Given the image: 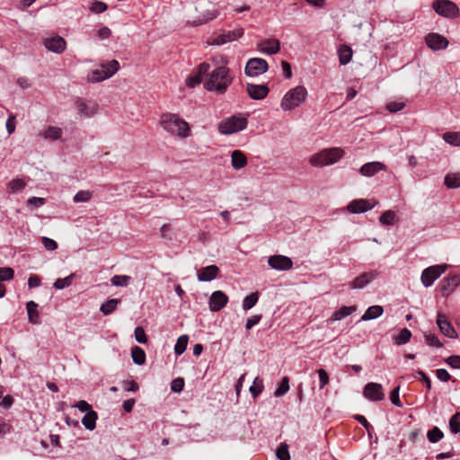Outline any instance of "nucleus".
<instances>
[{
    "label": "nucleus",
    "mask_w": 460,
    "mask_h": 460,
    "mask_svg": "<svg viewBox=\"0 0 460 460\" xmlns=\"http://www.w3.org/2000/svg\"><path fill=\"white\" fill-rule=\"evenodd\" d=\"M264 385L263 380L259 376L255 377L252 385L250 386L249 391L253 398L258 397L263 391Z\"/></svg>",
    "instance_id": "c9c22d12"
},
{
    "label": "nucleus",
    "mask_w": 460,
    "mask_h": 460,
    "mask_svg": "<svg viewBox=\"0 0 460 460\" xmlns=\"http://www.w3.org/2000/svg\"><path fill=\"white\" fill-rule=\"evenodd\" d=\"M436 376L441 382H448L451 379L450 374L445 368H438L436 370Z\"/></svg>",
    "instance_id": "e2e57ef3"
},
{
    "label": "nucleus",
    "mask_w": 460,
    "mask_h": 460,
    "mask_svg": "<svg viewBox=\"0 0 460 460\" xmlns=\"http://www.w3.org/2000/svg\"><path fill=\"white\" fill-rule=\"evenodd\" d=\"M26 183L22 179L12 180L8 184V192L13 193L25 188Z\"/></svg>",
    "instance_id": "37998d69"
},
{
    "label": "nucleus",
    "mask_w": 460,
    "mask_h": 460,
    "mask_svg": "<svg viewBox=\"0 0 460 460\" xmlns=\"http://www.w3.org/2000/svg\"><path fill=\"white\" fill-rule=\"evenodd\" d=\"M443 437V432L438 427L432 428L427 433V438L431 443L438 442Z\"/></svg>",
    "instance_id": "79ce46f5"
},
{
    "label": "nucleus",
    "mask_w": 460,
    "mask_h": 460,
    "mask_svg": "<svg viewBox=\"0 0 460 460\" xmlns=\"http://www.w3.org/2000/svg\"><path fill=\"white\" fill-rule=\"evenodd\" d=\"M379 275L380 272L376 270L364 272L355 278L354 280L349 283V288L352 289H363L369 283L374 281Z\"/></svg>",
    "instance_id": "ddd939ff"
},
{
    "label": "nucleus",
    "mask_w": 460,
    "mask_h": 460,
    "mask_svg": "<svg viewBox=\"0 0 460 460\" xmlns=\"http://www.w3.org/2000/svg\"><path fill=\"white\" fill-rule=\"evenodd\" d=\"M376 206L375 202H371L368 199H358L350 201L346 209L350 214H361L371 210Z\"/></svg>",
    "instance_id": "dca6fc26"
},
{
    "label": "nucleus",
    "mask_w": 460,
    "mask_h": 460,
    "mask_svg": "<svg viewBox=\"0 0 460 460\" xmlns=\"http://www.w3.org/2000/svg\"><path fill=\"white\" fill-rule=\"evenodd\" d=\"M354 418L367 430V432L373 430V426L367 421V420L363 415H356Z\"/></svg>",
    "instance_id": "774afa93"
},
{
    "label": "nucleus",
    "mask_w": 460,
    "mask_h": 460,
    "mask_svg": "<svg viewBox=\"0 0 460 460\" xmlns=\"http://www.w3.org/2000/svg\"><path fill=\"white\" fill-rule=\"evenodd\" d=\"M444 183L448 189H457L460 187V172H451L446 174Z\"/></svg>",
    "instance_id": "c85d7f7f"
},
{
    "label": "nucleus",
    "mask_w": 460,
    "mask_h": 460,
    "mask_svg": "<svg viewBox=\"0 0 460 460\" xmlns=\"http://www.w3.org/2000/svg\"><path fill=\"white\" fill-rule=\"evenodd\" d=\"M343 155L344 151L340 147L326 148L313 155L309 162L314 167H323L337 163Z\"/></svg>",
    "instance_id": "7ed1b4c3"
},
{
    "label": "nucleus",
    "mask_w": 460,
    "mask_h": 460,
    "mask_svg": "<svg viewBox=\"0 0 460 460\" xmlns=\"http://www.w3.org/2000/svg\"><path fill=\"white\" fill-rule=\"evenodd\" d=\"M132 360L136 365H143L146 362V353L143 349L134 346L131 349Z\"/></svg>",
    "instance_id": "473e14b6"
},
{
    "label": "nucleus",
    "mask_w": 460,
    "mask_h": 460,
    "mask_svg": "<svg viewBox=\"0 0 460 460\" xmlns=\"http://www.w3.org/2000/svg\"><path fill=\"white\" fill-rule=\"evenodd\" d=\"M269 69L268 62L261 58L248 59L244 67V73L249 77H256L266 73Z\"/></svg>",
    "instance_id": "6e6552de"
},
{
    "label": "nucleus",
    "mask_w": 460,
    "mask_h": 460,
    "mask_svg": "<svg viewBox=\"0 0 460 460\" xmlns=\"http://www.w3.org/2000/svg\"><path fill=\"white\" fill-rule=\"evenodd\" d=\"M432 7L438 14L447 18H455L459 13L457 5L449 0H435Z\"/></svg>",
    "instance_id": "1a4fd4ad"
},
{
    "label": "nucleus",
    "mask_w": 460,
    "mask_h": 460,
    "mask_svg": "<svg viewBox=\"0 0 460 460\" xmlns=\"http://www.w3.org/2000/svg\"><path fill=\"white\" fill-rule=\"evenodd\" d=\"M92 198V193L89 190H80L78 191L75 197V202H86L90 200Z\"/></svg>",
    "instance_id": "603ef678"
},
{
    "label": "nucleus",
    "mask_w": 460,
    "mask_h": 460,
    "mask_svg": "<svg viewBox=\"0 0 460 460\" xmlns=\"http://www.w3.org/2000/svg\"><path fill=\"white\" fill-rule=\"evenodd\" d=\"M208 79L204 83V88L217 94H224L232 84L234 75L226 65L218 66L207 74Z\"/></svg>",
    "instance_id": "f257e3e1"
},
{
    "label": "nucleus",
    "mask_w": 460,
    "mask_h": 460,
    "mask_svg": "<svg viewBox=\"0 0 460 460\" xmlns=\"http://www.w3.org/2000/svg\"><path fill=\"white\" fill-rule=\"evenodd\" d=\"M122 388L128 392H137L139 388L135 380H126L121 383Z\"/></svg>",
    "instance_id": "6e6d98bb"
},
{
    "label": "nucleus",
    "mask_w": 460,
    "mask_h": 460,
    "mask_svg": "<svg viewBox=\"0 0 460 460\" xmlns=\"http://www.w3.org/2000/svg\"><path fill=\"white\" fill-rule=\"evenodd\" d=\"M445 363L454 369H460V355H452L445 359Z\"/></svg>",
    "instance_id": "3c124183"
},
{
    "label": "nucleus",
    "mask_w": 460,
    "mask_h": 460,
    "mask_svg": "<svg viewBox=\"0 0 460 460\" xmlns=\"http://www.w3.org/2000/svg\"><path fill=\"white\" fill-rule=\"evenodd\" d=\"M246 90L249 97L253 100H262L270 92L267 84H255L251 83L246 84Z\"/></svg>",
    "instance_id": "412c9836"
},
{
    "label": "nucleus",
    "mask_w": 460,
    "mask_h": 460,
    "mask_svg": "<svg viewBox=\"0 0 460 460\" xmlns=\"http://www.w3.org/2000/svg\"><path fill=\"white\" fill-rule=\"evenodd\" d=\"M259 295L257 292H252L246 296L243 300V309L247 311L252 309L258 302Z\"/></svg>",
    "instance_id": "e433bc0d"
},
{
    "label": "nucleus",
    "mask_w": 460,
    "mask_h": 460,
    "mask_svg": "<svg viewBox=\"0 0 460 460\" xmlns=\"http://www.w3.org/2000/svg\"><path fill=\"white\" fill-rule=\"evenodd\" d=\"M113 74H115V60H111L108 64H102L90 72L87 75V80L91 83H98L110 78Z\"/></svg>",
    "instance_id": "423d86ee"
},
{
    "label": "nucleus",
    "mask_w": 460,
    "mask_h": 460,
    "mask_svg": "<svg viewBox=\"0 0 460 460\" xmlns=\"http://www.w3.org/2000/svg\"><path fill=\"white\" fill-rule=\"evenodd\" d=\"M231 164L234 169L241 170L247 164V157L243 152L240 150H234L231 154Z\"/></svg>",
    "instance_id": "bb28decb"
},
{
    "label": "nucleus",
    "mask_w": 460,
    "mask_h": 460,
    "mask_svg": "<svg viewBox=\"0 0 460 460\" xmlns=\"http://www.w3.org/2000/svg\"><path fill=\"white\" fill-rule=\"evenodd\" d=\"M307 90L303 85L296 86L288 90L280 102V107L284 111H290L305 102Z\"/></svg>",
    "instance_id": "20e7f679"
},
{
    "label": "nucleus",
    "mask_w": 460,
    "mask_h": 460,
    "mask_svg": "<svg viewBox=\"0 0 460 460\" xmlns=\"http://www.w3.org/2000/svg\"><path fill=\"white\" fill-rule=\"evenodd\" d=\"M248 120L243 116H230L218 123V132L222 135H233L247 128Z\"/></svg>",
    "instance_id": "39448f33"
},
{
    "label": "nucleus",
    "mask_w": 460,
    "mask_h": 460,
    "mask_svg": "<svg viewBox=\"0 0 460 460\" xmlns=\"http://www.w3.org/2000/svg\"><path fill=\"white\" fill-rule=\"evenodd\" d=\"M411 338V332L407 328H403L396 336L394 337V341L396 345H404L410 341Z\"/></svg>",
    "instance_id": "72a5a7b5"
},
{
    "label": "nucleus",
    "mask_w": 460,
    "mask_h": 460,
    "mask_svg": "<svg viewBox=\"0 0 460 460\" xmlns=\"http://www.w3.org/2000/svg\"><path fill=\"white\" fill-rule=\"evenodd\" d=\"M337 53L339 57V62L342 66L349 64L352 59L353 50L349 45H340L337 49Z\"/></svg>",
    "instance_id": "a878e982"
},
{
    "label": "nucleus",
    "mask_w": 460,
    "mask_h": 460,
    "mask_svg": "<svg viewBox=\"0 0 460 460\" xmlns=\"http://www.w3.org/2000/svg\"><path fill=\"white\" fill-rule=\"evenodd\" d=\"M436 322L442 334L450 339L457 338L456 331L444 314L438 313Z\"/></svg>",
    "instance_id": "a211bd4d"
},
{
    "label": "nucleus",
    "mask_w": 460,
    "mask_h": 460,
    "mask_svg": "<svg viewBox=\"0 0 460 460\" xmlns=\"http://www.w3.org/2000/svg\"><path fill=\"white\" fill-rule=\"evenodd\" d=\"M243 35V30L241 28L234 29L233 31H223L222 33H219L213 38L211 44L221 46L226 43L236 40L240 39Z\"/></svg>",
    "instance_id": "2eb2a0df"
},
{
    "label": "nucleus",
    "mask_w": 460,
    "mask_h": 460,
    "mask_svg": "<svg viewBox=\"0 0 460 460\" xmlns=\"http://www.w3.org/2000/svg\"><path fill=\"white\" fill-rule=\"evenodd\" d=\"M132 279L127 275H117V287H128Z\"/></svg>",
    "instance_id": "338daca9"
},
{
    "label": "nucleus",
    "mask_w": 460,
    "mask_h": 460,
    "mask_svg": "<svg viewBox=\"0 0 460 460\" xmlns=\"http://www.w3.org/2000/svg\"><path fill=\"white\" fill-rule=\"evenodd\" d=\"M425 341L426 343L434 348H441L443 346L442 342L439 341V339L431 332H428L424 334Z\"/></svg>",
    "instance_id": "c03bdc74"
},
{
    "label": "nucleus",
    "mask_w": 460,
    "mask_h": 460,
    "mask_svg": "<svg viewBox=\"0 0 460 460\" xmlns=\"http://www.w3.org/2000/svg\"><path fill=\"white\" fill-rule=\"evenodd\" d=\"M100 310L104 314H109L115 310V298L108 300L106 303L102 304Z\"/></svg>",
    "instance_id": "4d7b16f0"
},
{
    "label": "nucleus",
    "mask_w": 460,
    "mask_h": 460,
    "mask_svg": "<svg viewBox=\"0 0 460 460\" xmlns=\"http://www.w3.org/2000/svg\"><path fill=\"white\" fill-rule=\"evenodd\" d=\"M97 420V412L94 411H90L85 413V415L82 419V423L85 427V429L89 430H93L95 428Z\"/></svg>",
    "instance_id": "2f4dec72"
},
{
    "label": "nucleus",
    "mask_w": 460,
    "mask_h": 460,
    "mask_svg": "<svg viewBox=\"0 0 460 460\" xmlns=\"http://www.w3.org/2000/svg\"><path fill=\"white\" fill-rule=\"evenodd\" d=\"M319 376L320 388L323 389L329 383V376L326 370L320 368L317 370Z\"/></svg>",
    "instance_id": "052dcab7"
},
{
    "label": "nucleus",
    "mask_w": 460,
    "mask_h": 460,
    "mask_svg": "<svg viewBox=\"0 0 460 460\" xmlns=\"http://www.w3.org/2000/svg\"><path fill=\"white\" fill-rule=\"evenodd\" d=\"M447 269V264L433 265L423 270L420 277L422 285L429 288L443 274Z\"/></svg>",
    "instance_id": "0eeeda50"
},
{
    "label": "nucleus",
    "mask_w": 460,
    "mask_h": 460,
    "mask_svg": "<svg viewBox=\"0 0 460 460\" xmlns=\"http://www.w3.org/2000/svg\"><path fill=\"white\" fill-rule=\"evenodd\" d=\"M289 390V379L288 377L285 376L281 380V383L279 385L277 389L274 392V395L276 397H281L285 395Z\"/></svg>",
    "instance_id": "ea45409f"
},
{
    "label": "nucleus",
    "mask_w": 460,
    "mask_h": 460,
    "mask_svg": "<svg viewBox=\"0 0 460 460\" xmlns=\"http://www.w3.org/2000/svg\"><path fill=\"white\" fill-rule=\"evenodd\" d=\"M268 265L273 270L285 271L292 269L293 261L285 255H271L268 258Z\"/></svg>",
    "instance_id": "4468645a"
},
{
    "label": "nucleus",
    "mask_w": 460,
    "mask_h": 460,
    "mask_svg": "<svg viewBox=\"0 0 460 460\" xmlns=\"http://www.w3.org/2000/svg\"><path fill=\"white\" fill-rule=\"evenodd\" d=\"M386 166L382 162H368L364 164L360 169L359 172L366 177H372L379 172L385 171Z\"/></svg>",
    "instance_id": "5701e85b"
},
{
    "label": "nucleus",
    "mask_w": 460,
    "mask_h": 460,
    "mask_svg": "<svg viewBox=\"0 0 460 460\" xmlns=\"http://www.w3.org/2000/svg\"><path fill=\"white\" fill-rule=\"evenodd\" d=\"M384 313V308L381 305L369 306L364 314L361 316V321H370L380 317Z\"/></svg>",
    "instance_id": "cd10ccee"
},
{
    "label": "nucleus",
    "mask_w": 460,
    "mask_h": 460,
    "mask_svg": "<svg viewBox=\"0 0 460 460\" xmlns=\"http://www.w3.org/2000/svg\"><path fill=\"white\" fill-rule=\"evenodd\" d=\"M107 9V4L101 1H94L90 6V11L94 13H101Z\"/></svg>",
    "instance_id": "5fc2aeb1"
},
{
    "label": "nucleus",
    "mask_w": 460,
    "mask_h": 460,
    "mask_svg": "<svg viewBox=\"0 0 460 460\" xmlns=\"http://www.w3.org/2000/svg\"><path fill=\"white\" fill-rule=\"evenodd\" d=\"M210 69V65L207 62L200 63L197 68L187 77L186 85L194 88L202 82L204 75H207Z\"/></svg>",
    "instance_id": "9b49d317"
},
{
    "label": "nucleus",
    "mask_w": 460,
    "mask_h": 460,
    "mask_svg": "<svg viewBox=\"0 0 460 460\" xmlns=\"http://www.w3.org/2000/svg\"><path fill=\"white\" fill-rule=\"evenodd\" d=\"M184 388V380L181 377H178L172 380L171 383V390L174 393H181Z\"/></svg>",
    "instance_id": "864d4df0"
},
{
    "label": "nucleus",
    "mask_w": 460,
    "mask_h": 460,
    "mask_svg": "<svg viewBox=\"0 0 460 460\" xmlns=\"http://www.w3.org/2000/svg\"><path fill=\"white\" fill-rule=\"evenodd\" d=\"M261 320V314L252 315V317L248 318L246 320L245 328L247 330L252 329L253 326L258 324Z\"/></svg>",
    "instance_id": "69168bd1"
},
{
    "label": "nucleus",
    "mask_w": 460,
    "mask_h": 460,
    "mask_svg": "<svg viewBox=\"0 0 460 460\" xmlns=\"http://www.w3.org/2000/svg\"><path fill=\"white\" fill-rule=\"evenodd\" d=\"M196 10L199 13L202 22L212 20L217 15L215 4L208 0H199Z\"/></svg>",
    "instance_id": "f8f14e48"
},
{
    "label": "nucleus",
    "mask_w": 460,
    "mask_h": 460,
    "mask_svg": "<svg viewBox=\"0 0 460 460\" xmlns=\"http://www.w3.org/2000/svg\"><path fill=\"white\" fill-rule=\"evenodd\" d=\"M404 103L400 102H390L386 104V110L391 113H395L404 108Z\"/></svg>",
    "instance_id": "13d9d810"
},
{
    "label": "nucleus",
    "mask_w": 460,
    "mask_h": 460,
    "mask_svg": "<svg viewBox=\"0 0 460 460\" xmlns=\"http://www.w3.org/2000/svg\"><path fill=\"white\" fill-rule=\"evenodd\" d=\"M135 338L138 343L145 344L147 342L146 332L142 327H137L135 329Z\"/></svg>",
    "instance_id": "bf43d9fd"
},
{
    "label": "nucleus",
    "mask_w": 460,
    "mask_h": 460,
    "mask_svg": "<svg viewBox=\"0 0 460 460\" xmlns=\"http://www.w3.org/2000/svg\"><path fill=\"white\" fill-rule=\"evenodd\" d=\"M189 341V336L186 334L181 335L174 345V353L178 356L184 353L187 349Z\"/></svg>",
    "instance_id": "f704fd0d"
},
{
    "label": "nucleus",
    "mask_w": 460,
    "mask_h": 460,
    "mask_svg": "<svg viewBox=\"0 0 460 460\" xmlns=\"http://www.w3.org/2000/svg\"><path fill=\"white\" fill-rule=\"evenodd\" d=\"M15 115L11 113L6 120V130L11 135L15 131Z\"/></svg>",
    "instance_id": "680f3d73"
},
{
    "label": "nucleus",
    "mask_w": 460,
    "mask_h": 460,
    "mask_svg": "<svg viewBox=\"0 0 460 460\" xmlns=\"http://www.w3.org/2000/svg\"><path fill=\"white\" fill-rule=\"evenodd\" d=\"M14 271L12 268H0V281H9L13 279Z\"/></svg>",
    "instance_id": "09e8293b"
},
{
    "label": "nucleus",
    "mask_w": 460,
    "mask_h": 460,
    "mask_svg": "<svg viewBox=\"0 0 460 460\" xmlns=\"http://www.w3.org/2000/svg\"><path fill=\"white\" fill-rule=\"evenodd\" d=\"M396 214L393 210L385 211L379 217V222L382 225L392 226L395 223Z\"/></svg>",
    "instance_id": "4c0bfd02"
},
{
    "label": "nucleus",
    "mask_w": 460,
    "mask_h": 460,
    "mask_svg": "<svg viewBox=\"0 0 460 460\" xmlns=\"http://www.w3.org/2000/svg\"><path fill=\"white\" fill-rule=\"evenodd\" d=\"M160 125L166 132L180 138H186L190 136L189 123L177 114L164 113L160 118Z\"/></svg>",
    "instance_id": "f03ea898"
},
{
    "label": "nucleus",
    "mask_w": 460,
    "mask_h": 460,
    "mask_svg": "<svg viewBox=\"0 0 460 460\" xmlns=\"http://www.w3.org/2000/svg\"><path fill=\"white\" fill-rule=\"evenodd\" d=\"M276 456L279 460H289L290 459L288 447L286 443H281L279 445V447H278V449L276 451Z\"/></svg>",
    "instance_id": "49530a36"
},
{
    "label": "nucleus",
    "mask_w": 460,
    "mask_h": 460,
    "mask_svg": "<svg viewBox=\"0 0 460 460\" xmlns=\"http://www.w3.org/2000/svg\"><path fill=\"white\" fill-rule=\"evenodd\" d=\"M460 285V275L455 274L445 278L440 282V292L443 296L450 295Z\"/></svg>",
    "instance_id": "4be33fe9"
},
{
    "label": "nucleus",
    "mask_w": 460,
    "mask_h": 460,
    "mask_svg": "<svg viewBox=\"0 0 460 460\" xmlns=\"http://www.w3.org/2000/svg\"><path fill=\"white\" fill-rule=\"evenodd\" d=\"M37 307L38 305L34 301H29L26 305L29 322L33 324L39 323V312Z\"/></svg>",
    "instance_id": "c756f323"
},
{
    "label": "nucleus",
    "mask_w": 460,
    "mask_h": 460,
    "mask_svg": "<svg viewBox=\"0 0 460 460\" xmlns=\"http://www.w3.org/2000/svg\"><path fill=\"white\" fill-rule=\"evenodd\" d=\"M42 243L48 251H54L58 248L57 242L49 237H42Z\"/></svg>",
    "instance_id": "0e129e2a"
},
{
    "label": "nucleus",
    "mask_w": 460,
    "mask_h": 460,
    "mask_svg": "<svg viewBox=\"0 0 460 460\" xmlns=\"http://www.w3.org/2000/svg\"><path fill=\"white\" fill-rule=\"evenodd\" d=\"M426 44L433 50L445 49L448 46V40L446 37L438 33H429L425 38Z\"/></svg>",
    "instance_id": "6ab92c4d"
},
{
    "label": "nucleus",
    "mask_w": 460,
    "mask_h": 460,
    "mask_svg": "<svg viewBox=\"0 0 460 460\" xmlns=\"http://www.w3.org/2000/svg\"><path fill=\"white\" fill-rule=\"evenodd\" d=\"M62 130L58 127H49L44 133V137L46 138H50L53 140L58 139L61 137Z\"/></svg>",
    "instance_id": "a18cd8bd"
},
{
    "label": "nucleus",
    "mask_w": 460,
    "mask_h": 460,
    "mask_svg": "<svg viewBox=\"0 0 460 460\" xmlns=\"http://www.w3.org/2000/svg\"><path fill=\"white\" fill-rule=\"evenodd\" d=\"M363 396L371 402H380L385 399V394L381 384L369 382L363 388Z\"/></svg>",
    "instance_id": "9d476101"
},
{
    "label": "nucleus",
    "mask_w": 460,
    "mask_h": 460,
    "mask_svg": "<svg viewBox=\"0 0 460 460\" xmlns=\"http://www.w3.org/2000/svg\"><path fill=\"white\" fill-rule=\"evenodd\" d=\"M258 50L266 55H275L280 50V42L276 39H268L258 42Z\"/></svg>",
    "instance_id": "aec40b11"
},
{
    "label": "nucleus",
    "mask_w": 460,
    "mask_h": 460,
    "mask_svg": "<svg viewBox=\"0 0 460 460\" xmlns=\"http://www.w3.org/2000/svg\"><path fill=\"white\" fill-rule=\"evenodd\" d=\"M442 137L446 143L454 146H460L459 132H446Z\"/></svg>",
    "instance_id": "58836bf2"
},
{
    "label": "nucleus",
    "mask_w": 460,
    "mask_h": 460,
    "mask_svg": "<svg viewBox=\"0 0 460 460\" xmlns=\"http://www.w3.org/2000/svg\"><path fill=\"white\" fill-rule=\"evenodd\" d=\"M449 429L453 434H460V412H456L450 418Z\"/></svg>",
    "instance_id": "a19ab883"
},
{
    "label": "nucleus",
    "mask_w": 460,
    "mask_h": 460,
    "mask_svg": "<svg viewBox=\"0 0 460 460\" xmlns=\"http://www.w3.org/2000/svg\"><path fill=\"white\" fill-rule=\"evenodd\" d=\"M74 278L75 274L73 273L64 279H58L54 283V287L58 289H63L66 287H69L72 284Z\"/></svg>",
    "instance_id": "de8ad7c7"
},
{
    "label": "nucleus",
    "mask_w": 460,
    "mask_h": 460,
    "mask_svg": "<svg viewBox=\"0 0 460 460\" xmlns=\"http://www.w3.org/2000/svg\"><path fill=\"white\" fill-rule=\"evenodd\" d=\"M400 386L394 387L390 394L391 402L396 407H402V403L400 400Z\"/></svg>",
    "instance_id": "8fccbe9b"
},
{
    "label": "nucleus",
    "mask_w": 460,
    "mask_h": 460,
    "mask_svg": "<svg viewBox=\"0 0 460 460\" xmlns=\"http://www.w3.org/2000/svg\"><path fill=\"white\" fill-rule=\"evenodd\" d=\"M44 45L52 52L62 53L66 49V40L59 36L49 38L45 40Z\"/></svg>",
    "instance_id": "393cba45"
},
{
    "label": "nucleus",
    "mask_w": 460,
    "mask_h": 460,
    "mask_svg": "<svg viewBox=\"0 0 460 460\" xmlns=\"http://www.w3.org/2000/svg\"><path fill=\"white\" fill-rule=\"evenodd\" d=\"M219 273V268L217 265H209L201 268L198 271V279L201 282H208L214 280Z\"/></svg>",
    "instance_id": "b1692460"
},
{
    "label": "nucleus",
    "mask_w": 460,
    "mask_h": 460,
    "mask_svg": "<svg viewBox=\"0 0 460 460\" xmlns=\"http://www.w3.org/2000/svg\"><path fill=\"white\" fill-rule=\"evenodd\" d=\"M357 310L356 306H342L332 314L331 321H340Z\"/></svg>",
    "instance_id": "7c9ffc66"
},
{
    "label": "nucleus",
    "mask_w": 460,
    "mask_h": 460,
    "mask_svg": "<svg viewBox=\"0 0 460 460\" xmlns=\"http://www.w3.org/2000/svg\"><path fill=\"white\" fill-rule=\"evenodd\" d=\"M228 303V296L221 290L214 291L208 300V306L211 312H218Z\"/></svg>",
    "instance_id": "f3484780"
}]
</instances>
